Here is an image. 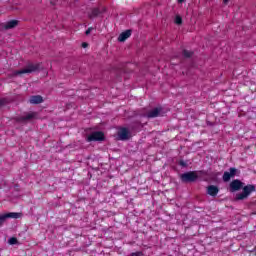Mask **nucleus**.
<instances>
[{
	"label": "nucleus",
	"mask_w": 256,
	"mask_h": 256,
	"mask_svg": "<svg viewBox=\"0 0 256 256\" xmlns=\"http://www.w3.org/2000/svg\"><path fill=\"white\" fill-rule=\"evenodd\" d=\"M202 175H207V171H189L181 174L180 180L182 183H195V181H197L199 177H202Z\"/></svg>",
	"instance_id": "nucleus-1"
},
{
	"label": "nucleus",
	"mask_w": 256,
	"mask_h": 256,
	"mask_svg": "<svg viewBox=\"0 0 256 256\" xmlns=\"http://www.w3.org/2000/svg\"><path fill=\"white\" fill-rule=\"evenodd\" d=\"M255 191L256 187L253 184L243 186L242 193L236 194L235 201H245V199H248L249 195H251V193H255Z\"/></svg>",
	"instance_id": "nucleus-2"
},
{
	"label": "nucleus",
	"mask_w": 256,
	"mask_h": 256,
	"mask_svg": "<svg viewBox=\"0 0 256 256\" xmlns=\"http://www.w3.org/2000/svg\"><path fill=\"white\" fill-rule=\"evenodd\" d=\"M41 69V64L39 63H29L26 67L22 70H16L13 72V76L17 77L18 75H25L27 73H35V71H39Z\"/></svg>",
	"instance_id": "nucleus-3"
},
{
	"label": "nucleus",
	"mask_w": 256,
	"mask_h": 256,
	"mask_svg": "<svg viewBox=\"0 0 256 256\" xmlns=\"http://www.w3.org/2000/svg\"><path fill=\"white\" fill-rule=\"evenodd\" d=\"M239 175H241V170L235 168V167H231L229 168V171H225L222 179L224 181V183H229V181H231V179L235 176L239 177Z\"/></svg>",
	"instance_id": "nucleus-4"
},
{
	"label": "nucleus",
	"mask_w": 256,
	"mask_h": 256,
	"mask_svg": "<svg viewBox=\"0 0 256 256\" xmlns=\"http://www.w3.org/2000/svg\"><path fill=\"white\" fill-rule=\"evenodd\" d=\"M33 119H37V112H30L25 116H18L14 118L16 123H27V121H31Z\"/></svg>",
	"instance_id": "nucleus-5"
},
{
	"label": "nucleus",
	"mask_w": 256,
	"mask_h": 256,
	"mask_svg": "<svg viewBox=\"0 0 256 256\" xmlns=\"http://www.w3.org/2000/svg\"><path fill=\"white\" fill-rule=\"evenodd\" d=\"M244 186L245 183H243L239 179H235L229 184V191L230 193H236V191H241V189H243Z\"/></svg>",
	"instance_id": "nucleus-6"
},
{
	"label": "nucleus",
	"mask_w": 256,
	"mask_h": 256,
	"mask_svg": "<svg viewBox=\"0 0 256 256\" xmlns=\"http://www.w3.org/2000/svg\"><path fill=\"white\" fill-rule=\"evenodd\" d=\"M87 141L88 143H91L92 141H105V133L101 131L92 132L88 135Z\"/></svg>",
	"instance_id": "nucleus-7"
},
{
	"label": "nucleus",
	"mask_w": 256,
	"mask_h": 256,
	"mask_svg": "<svg viewBox=\"0 0 256 256\" xmlns=\"http://www.w3.org/2000/svg\"><path fill=\"white\" fill-rule=\"evenodd\" d=\"M119 141H129L131 139V132L127 128H120L118 131Z\"/></svg>",
	"instance_id": "nucleus-8"
},
{
	"label": "nucleus",
	"mask_w": 256,
	"mask_h": 256,
	"mask_svg": "<svg viewBox=\"0 0 256 256\" xmlns=\"http://www.w3.org/2000/svg\"><path fill=\"white\" fill-rule=\"evenodd\" d=\"M161 113H163V108L157 107L144 114L143 117H147L148 119H155V117H161Z\"/></svg>",
	"instance_id": "nucleus-9"
},
{
	"label": "nucleus",
	"mask_w": 256,
	"mask_h": 256,
	"mask_svg": "<svg viewBox=\"0 0 256 256\" xmlns=\"http://www.w3.org/2000/svg\"><path fill=\"white\" fill-rule=\"evenodd\" d=\"M21 217V213L17 212H10L3 215H0V220L2 221V224L7 221V219H19Z\"/></svg>",
	"instance_id": "nucleus-10"
},
{
	"label": "nucleus",
	"mask_w": 256,
	"mask_h": 256,
	"mask_svg": "<svg viewBox=\"0 0 256 256\" xmlns=\"http://www.w3.org/2000/svg\"><path fill=\"white\" fill-rule=\"evenodd\" d=\"M206 193L207 195H210V197H217V195L219 194V186H215V185L207 186Z\"/></svg>",
	"instance_id": "nucleus-11"
},
{
	"label": "nucleus",
	"mask_w": 256,
	"mask_h": 256,
	"mask_svg": "<svg viewBox=\"0 0 256 256\" xmlns=\"http://www.w3.org/2000/svg\"><path fill=\"white\" fill-rule=\"evenodd\" d=\"M19 25L18 20H10L6 23L1 24L2 29H5L6 31L9 29H15Z\"/></svg>",
	"instance_id": "nucleus-12"
},
{
	"label": "nucleus",
	"mask_w": 256,
	"mask_h": 256,
	"mask_svg": "<svg viewBox=\"0 0 256 256\" xmlns=\"http://www.w3.org/2000/svg\"><path fill=\"white\" fill-rule=\"evenodd\" d=\"M133 33V30L128 29L124 32H122L119 37H118V41L120 43H125V41H127V39H129L131 37V34Z\"/></svg>",
	"instance_id": "nucleus-13"
},
{
	"label": "nucleus",
	"mask_w": 256,
	"mask_h": 256,
	"mask_svg": "<svg viewBox=\"0 0 256 256\" xmlns=\"http://www.w3.org/2000/svg\"><path fill=\"white\" fill-rule=\"evenodd\" d=\"M29 103H31V105H40V103H43V97L41 95L31 96Z\"/></svg>",
	"instance_id": "nucleus-14"
},
{
	"label": "nucleus",
	"mask_w": 256,
	"mask_h": 256,
	"mask_svg": "<svg viewBox=\"0 0 256 256\" xmlns=\"http://www.w3.org/2000/svg\"><path fill=\"white\" fill-rule=\"evenodd\" d=\"M101 15V9L99 8H92L91 13H88L89 19H95V17H99Z\"/></svg>",
	"instance_id": "nucleus-15"
},
{
	"label": "nucleus",
	"mask_w": 256,
	"mask_h": 256,
	"mask_svg": "<svg viewBox=\"0 0 256 256\" xmlns=\"http://www.w3.org/2000/svg\"><path fill=\"white\" fill-rule=\"evenodd\" d=\"M129 129H132V131H137L138 129H141V122H132L129 125Z\"/></svg>",
	"instance_id": "nucleus-16"
},
{
	"label": "nucleus",
	"mask_w": 256,
	"mask_h": 256,
	"mask_svg": "<svg viewBox=\"0 0 256 256\" xmlns=\"http://www.w3.org/2000/svg\"><path fill=\"white\" fill-rule=\"evenodd\" d=\"M183 57H185V59H191V57H193V51H189V50H183L182 51Z\"/></svg>",
	"instance_id": "nucleus-17"
},
{
	"label": "nucleus",
	"mask_w": 256,
	"mask_h": 256,
	"mask_svg": "<svg viewBox=\"0 0 256 256\" xmlns=\"http://www.w3.org/2000/svg\"><path fill=\"white\" fill-rule=\"evenodd\" d=\"M9 245H17V243H19V240H17V237H11L8 240Z\"/></svg>",
	"instance_id": "nucleus-18"
},
{
	"label": "nucleus",
	"mask_w": 256,
	"mask_h": 256,
	"mask_svg": "<svg viewBox=\"0 0 256 256\" xmlns=\"http://www.w3.org/2000/svg\"><path fill=\"white\" fill-rule=\"evenodd\" d=\"M176 25H183V18L181 16L177 15L175 18Z\"/></svg>",
	"instance_id": "nucleus-19"
},
{
	"label": "nucleus",
	"mask_w": 256,
	"mask_h": 256,
	"mask_svg": "<svg viewBox=\"0 0 256 256\" xmlns=\"http://www.w3.org/2000/svg\"><path fill=\"white\" fill-rule=\"evenodd\" d=\"M122 73H125V70H123V69H118V70L116 71V77H117L118 80L121 79Z\"/></svg>",
	"instance_id": "nucleus-20"
},
{
	"label": "nucleus",
	"mask_w": 256,
	"mask_h": 256,
	"mask_svg": "<svg viewBox=\"0 0 256 256\" xmlns=\"http://www.w3.org/2000/svg\"><path fill=\"white\" fill-rule=\"evenodd\" d=\"M178 165H180L181 167H187V162H185L184 160H180L178 162Z\"/></svg>",
	"instance_id": "nucleus-21"
},
{
	"label": "nucleus",
	"mask_w": 256,
	"mask_h": 256,
	"mask_svg": "<svg viewBox=\"0 0 256 256\" xmlns=\"http://www.w3.org/2000/svg\"><path fill=\"white\" fill-rule=\"evenodd\" d=\"M93 29V27H90L86 30L85 35H91V30Z\"/></svg>",
	"instance_id": "nucleus-22"
},
{
	"label": "nucleus",
	"mask_w": 256,
	"mask_h": 256,
	"mask_svg": "<svg viewBox=\"0 0 256 256\" xmlns=\"http://www.w3.org/2000/svg\"><path fill=\"white\" fill-rule=\"evenodd\" d=\"M82 47H83L84 49H87V47H89V44H88L87 42H83V43H82Z\"/></svg>",
	"instance_id": "nucleus-23"
},
{
	"label": "nucleus",
	"mask_w": 256,
	"mask_h": 256,
	"mask_svg": "<svg viewBox=\"0 0 256 256\" xmlns=\"http://www.w3.org/2000/svg\"><path fill=\"white\" fill-rule=\"evenodd\" d=\"M101 13H105L107 11V8L106 7H103L102 10H100Z\"/></svg>",
	"instance_id": "nucleus-24"
},
{
	"label": "nucleus",
	"mask_w": 256,
	"mask_h": 256,
	"mask_svg": "<svg viewBox=\"0 0 256 256\" xmlns=\"http://www.w3.org/2000/svg\"><path fill=\"white\" fill-rule=\"evenodd\" d=\"M70 107H73V104L66 105V109H69Z\"/></svg>",
	"instance_id": "nucleus-25"
},
{
	"label": "nucleus",
	"mask_w": 256,
	"mask_h": 256,
	"mask_svg": "<svg viewBox=\"0 0 256 256\" xmlns=\"http://www.w3.org/2000/svg\"><path fill=\"white\" fill-rule=\"evenodd\" d=\"M224 4L227 5L229 3V0H223Z\"/></svg>",
	"instance_id": "nucleus-26"
},
{
	"label": "nucleus",
	"mask_w": 256,
	"mask_h": 256,
	"mask_svg": "<svg viewBox=\"0 0 256 256\" xmlns=\"http://www.w3.org/2000/svg\"><path fill=\"white\" fill-rule=\"evenodd\" d=\"M178 1V3H184L185 2V0H177Z\"/></svg>",
	"instance_id": "nucleus-27"
},
{
	"label": "nucleus",
	"mask_w": 256,
	"mask_h": 256,
	"mask_svg": "<svg viewBox=\"0 0 256 256\" xmlns=\"http://www.w3.org/2000/svg\"><path fill=\"white\" fill-rule=\"evenodd\" d=\"M50 3H51V5H55V2H53V1H50Z\"/></svg>",
	"instance_id": "nucleus-28"
},
{
	"label": "nucleus",
	"mask_w": 256,
	"mask_h": 256,
	"mask_svg": "<svg viewBox=\"0 0 256 256\" xmlns=\"http://www.w3.org/2000/svg\"><path fill=\"white\" fill-rule=\"evenodd\" d=\"M71 173H72V175H73V170H71Z\"/></svg>",
	"instance_id": "nucleus-29"
},
{
	"label": "nucleus",
	"mask_w": 256,
	"mask_h": 256,
	"mask_svg": "<svg viewBox=\"0 0 256 256\" xmlns=\"http://www.w3.org/2000/svg\"><path fill=\"white\" fill-rule=\"evenodd\" d=\"M2 103L0 102V107H1Z\"/></svg>",
	"instance_id": "nucleus-30"
}]
</instances>
